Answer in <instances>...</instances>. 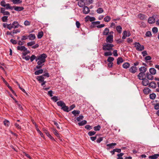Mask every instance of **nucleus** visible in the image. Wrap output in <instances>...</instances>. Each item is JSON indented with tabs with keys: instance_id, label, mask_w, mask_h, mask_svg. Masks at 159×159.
<instances>
[{
	"instance_id": "obj_47",
	"label": "nucleus",
	"mask_w": 159,
	"mask_h": 159,
	"mask_svg": "<svg viewBox=\"0 0 159 159\" xmlns=\"http://www.w3.org/2000/svg\"><path fill=\"white\" fill-rule=\"evenodd\" d=\"M158 31V29L156 27H153L152 29V31L153 33L156 34L157 33Z\"/></svg>"
},
{
	"instance_id": "obj_5",
	"label": "nucleus",
	"mask_w": 159,
	"mask_h": 159,
	"mask_svg": "<svg viewBox=\"0 0 159 159\" xmlns=\"http://www.w3.org/2000/svg\"><path fill=\"white\" fill-rule=\"evenodd\" d=\"M113 34L108 35L106 39V42L107 43H111L113 42Z\"/></svg>"
},
{
	"instance_id": "obj_7",
	"label": "nucleus",
	"mask_w": 159,
	"mask_h": 159,
	"mask_svg": "<svg viewBox=\"0 0 159 159\" xmlns=\"http://www.w3.org/2000/svg\"><path fill=\"white\" fill-rule=\"evenodd\" d=\"M27 48L24 46H18L17 47V49L21 51L25 52L27 50Z\"/></svg>"
},
{
	"instance_id": "obj_36",
	"label": "nucleus",
	"mask_w": 159,
	"mask_h": 159,
	"mask_svg": "<svg viewBox=\"0 0 159 159\" xmlns=\"http://www.w3.org/2000/svg\"><path fill=\"white\" fill-rule=\"evenodd\" d=\"M43 35V32L42 31H41L39 32L37 37L39 39H41Z\"/></svg>"
},
{
	"instance_id": "obj_29",
	"label": "nucleus",
	"mask_w": 159,
	"mask_h": 159,
	"mask_svg": "<svg viewBox=\"0 0 159 159\" xmlns=\"http://www.w3.org/2000/svg\"><path fill=\"white\" fill-rule=\"evenodd\" d=\"M123 62V60L121 57H119L117 59V64H120V63Z\"/></svg>"
},
{
	"instance_id": "obj_30",
	"label": "nucleus",
	"mask_w": 159,
	"mask_h": 159,
	"mask_svg": "<svg viewBox=\"0 0 159 159\" xmlns=\"http://www.w3.org/2000/svg\"><path fill=\"white\" fill-rule=\"evenodd\" d=\"M87 123V121L85 120H83L80 122L78 123V125L80 126H82Z\"/></svg>"
},
{
	"instance_id": "obj_37",
	"label": "nucleus",
	"mask_w": 159,
	"mask_h": 159,
	"mask_svg": "<svg viewBox=\"0 0 159 159\" xmlns=\"http://www.w3.org/2000/svg\"><path fill=\"white\" fill-rule=\"evenodd\" d=\"M103 10L102 8H99L97 10V12L99 14H100L102 13L103 12Z\"/></svg>"
},
{
	"instance_id": "obj_46",
	"label": "nucleus",
	"mask_w": 159,
	"mask_h": 159,
	"mask_svg": "<svg viewBox=\"0 0 159 159\" xmlns=\"http://www.w3.org/2000/svg\"><path fill=\"white\" fill-rule=\"evenodd\" d=\"M83 118L84 116H83L80 115L79 117H77L76 120L78 121H80L81 120L83 119Z\"/></svg>"
},
{
	"instance_id": "obj_56",
	"label": "nucleus",
	"mask_w": 159,
	"mask_h": 159,
	"mask_svg": "<svg viewBox=\"0 0 159 159\" xmlns=\"http://www.w3.org/2000/svg\"><path fill=\"white\" fill-rule=\"evenodd\" d=\"M53 92L52 90H50L48 92V95H49L50 97H52L53 96L52 95Z\"/></svg>"
},
{
	"instance_id": "obj_18",
	"label": "nucleus",
	"mask_w": 159,
	"mask_h": 159,
	"mask_svg": "<svg viewBox=\"0 0 159 159\" xmlns=\"http://www.w3.org/2000/svg\"><path fill=\"white\" fill-rule=\"evenodd\" d=\"M144 75L145 74L143 72H140L138 75V77L139 80H142L144 79L143 77Z\"/></svg>"
},
{
	"instance_id": "obj_55",
	"label": "nucleus",
	"mask_w": 159,
	"mask_h": 159,
	"mask_svg": "<svg viewBox=\"0 0 159 159\" xmlns=\"http://www.w3.org/2000/svg\"><path fill=\"white\" fill-rule=\"evenodd\" d=\"M76 26L77 28H79L80 26V24L78 21H76L75 23Z\"/></svg>"
},
{
	"instance_id": "obj_22",
	"label": "nucleus",
	"mask_w": 159,
	"mask_h": 159,
	"mask_svg": "<svg viewBox=\"0 0 159 159\" xmlns=\"http://www.w3.org/2000/svg\"><path fill=\"white\" fill-rule=\"evenodd\" d=\"M29 37V39L30 40H33L35 38V36L34 34H30L28 36Z\"/></svg>"
},
{
	"instance_id": "obj_49",
	"label": "nucleus",
	"mask_w": 159,
	"mask_h": 159,
	"mask_svg": "<svg viewBox=\"0 0 159 159\" xmlns=\"http://www.w3.org/2000/svg\"><path fill=\"white\" fill-rule=\"evenodd\" d=\"M35 44L34 41H31L27 43L28 46H31Z\"/></svg>"
},
{
	"instance_id": "obj_23",
	"label": "nucleus",
	"mask_w": 159,
	"mask_h": 159,
	"mask_svg": "<svg viewBox=\"0 0 159 159\" xmlns=\"http://www.w3.org/2000/svg\"><path fill=\"white\" fill-rule=\"evenodd\" d=\"M139 71L141 72H143L144 73L146 71V68L144 66H142L139 68Z\"/></svg>"
},
{
	"instance_id": "obj_16",
	"label": "nucleus",
	"mask_w": 159,
	"mask_h": 159,
	"mask_svg": "<svg viewBox=\"0 0 159 159\" xmlns=\"http://www.w3.org/2000/svg\"><path fill=\"white\" fill-rule=\"evenodd\" d=\"M159 157V154H155L152 156H149L148 158L149 159H156Z\"/></svg>"
},
{
	"instance_id": "obj_10",
	"label": "nucleus",
	"mask_w": 159,
	"mask_h": 159,
	"mask_svg": "<svg viewBox=\"0 0 159 159\" xmlns=\"http://www.w3.org/2000/svg\"><path fill=\"white\" fill-rule=\"evenodd\" d=\"M155 16H153L152 17H150L149 18L148 20V22L149 24L153 23L155 22V18H154Z\"/></svg>"
},
{
	"instance_id": "obj_24",
	"label": "nucleus",
	"mask_w": 159,
	"mask_h": 159,
	"mask_svg": "<svg viewBox=\"0 0 159 159\" xmlns=\"http://www.w3.org/2000/svg\"><path fill=\"white\" fill-rule=\"evenodd\" d=\"M130 64L128 62H125L123 65V67L125 69H127L129 67Z\"/></svg>"
},
{
	"instance_id": "obj_4",
	"label": "nucleus",
	"mask_w": 159,
	"mask_h": 159,
	"mask_svg": "<svg viewBox=\"0 0 159 159\" xmlns=\"http://www.w3.org/2000/svg\"><path fill=\"white\" fill-rule=\"evenodd\" d=\"M135 47L137 50L141 51L144 49V47L143 45H141L139 43L136 42L134 43Z\"/></svg>"
},
{
	"instance_id": "obj_64",
	"label": "nucleus",
	"mask_w": 159,
	"mask_h": 159,
	"mask_svg": "<svg viewBox=\"0 0 159 159\" xmlns=\"http://www.w3.org/2000/svg\"><path fill=\"white\" fill-rule=\"evenodd\" d=\"M154 108L156 110H158L159 109V104H156L154 106Z\"/></svg>"
},
{
	"instance_id": "obj_53",
	"label": "nucleus",
	"mask_w": 159,
	"mask_h": 159,
	"mask_svg": "<svg viewBox=\"0 0 159 159\" xmlns=\"http://www.w3.org/2000/svg\"><path fill=\"white\" fill-rule=\"evenodd\" d=\"M30 24V23L28 20H25L24 23V24L25 26L29 25Z\"/></svg>"
},
{
	"instance_id": "obj_25",
	"label": "nucleus",
	"mask_w": 159,
	"mask_h": 159,
	"mask_svg": "<svg viewBox=\"0 0 159 159\" xmlns=\"http://www.w3.org/2000/svg\"><path fill=\"white\" fill-rule=\"evenodd\" d=\"M43 70L42 69H40L35 71L34 72V74L36 75H39L40 74L43 73Z\"/></svg>"
},
{
	"instance_id": "obj_33",
	"label": "nucleus",
	"mask_w": 159,
	"mask_h": 159,
	"mask_svg": "<svg viewBox=\"0 0 159 159\" xmlns=\"http://www.w3.org/2000/svg\"><path fill=\"white\" fill-rule=\"evenodd\" d=\"M116 145V143H112L110 144H107V146L110 147V148H113L114 147L113 146H115Z\"/></svg>"
},
{
	"instance_id": "obj_31",
	"label": "nucleus",
	"mask_w": 159,
	"mask_h": 159,
	"mask_svg": "<svg viewBox=\"0 0 159 159\" xmlns=\"http://www.w3.org/2000/svg\"><path fill=\"white\" fill-rule=\"evenodd\" d=\"M111 20V17L109 16H107L104 19V20L105 22H108Z\"/></svg>"
},
{
	"instance_id": "obj_28",
	"label": "nucleus",
	"mask_w": 159,
	"mask_h": 159,
	"mask_svg": "<svg viewBox=\"0 0 159 159\" xmlns=\"http://www.w3.org/2000/svg\"><path fill=\"white\" fill-rule=\"evenodd\" d=\"M156 97V95L153 93L150 94L149 95V97L150 99L152 100L154 99Z\"/></svg>"
},
{
	"instance_id": "obj_19",
	"label": "nucleus",
	"mask_w": 159,
	"mask_h": 159,
	"mask_svg": "<svg viewBox=\"0 0 159 159\" xmlns=\"http://www.w3.org/2000/svg\"><path fill=\"white\" fill-rule=\"evenodd\" d=\"M152 75L149 73H147L146 74L147 78L149 80H152L153 79V77Z\"/></svg>"
},
{
	"instance_id": "obj_26",
	"label": "nucleus",
	"mask_w": 159,
	"mask_h": 159,
	"mask_svg": "<svg viewBox=\"0 0 159 159\" xmlns=\"http://www.w3.org/2000/svg\"><path fill=\"white\" fill-rule=\"evenodd\" d=\"M116 30L119 33H120L121 32L122 28L120 25H118L116 27Z\"/></svg>"
},
{
	"instance_id": "obj_63",
	"label": "nucleus",
	"mask_w": 159,
	"mask_h": 159,
	"mask_svg": "<svg viewBox=\"0 0 159 159\" xmlns=\"http://www.w3.org/2000/svg\"><path fill=\"white\" fill-rule=\"evenodd\" d=\"M151 58H152L150 56H146L145 57V59L146 60L148 61V60H151Z\"/></svg>"
},
{
	"instance_id": "obj_51",
	"label": "nucleus",
	"mask_w": 159,
	"mask_h": 159,
	"mask_svg": "<svg viewBox=\"0 0 159 159\" xmlns=\"http://www.w3.org/2000/svg\"><path fill=\"white\" fill-rule=\"evenodd\" d=\"M7 27L9 30H11V29L13 28L12 24H7Z\"/></svg>"
},
{
	"instance_id": "obj_32",
	"label": "nucleus",
	"mask_w": 159,
	"mask_h": 159,
	"mask_svg": "<svg viewBox=\"0 0 159 159\" xmlns=\"http://www.w3.org/2000/svg\"><path fill=\"white\" fill-rule=\"evenodd\" d=\"M138 16L141 20H144L145 19V16L144 15L139 14L138 15Z\"/></svg>"
},
{
	"instance_id": "obj_9",
	"label": "nucleus",
	"mask_w": 159,
	"mask_h": 159,
	"mask_svg": "<svg viewBox=\"0 0 159 159\" xmlns=\"http://www.w3.org/2000/svg\"><path fill=\"white\" fill-rule=\"evenodd\" d=\"M148 86L151 88L154 89L156 87L157 85L155 82L152 81L149 84Z\"/></svg>"
},
{
	"instance_id": "obj_14",
	"label": "nucleus",
	"mask_w": 159,
	"mask_h": 159,
	"mask_svg": "<svg viewBox=\"0 0 159 159\" xmlns=\"http://www.w3.org/2000/svg\"><path fill=\"white\" fill-rule=\"evenodd\" d=\"M90 10L88 7L87 6L84 7L83 10V12L84 13L87 14L89 13V12Z\"/></svg>"
},
{
	"instance_id": "obj_38",
	"label": "nucleus",
	"mask_w": 159,
	"mask_h": 159,
	"mask_svg": "<svg viewBox=\"0 0 159 159\" xmlns=\"http://www.w3.org/2000/svg\"><path fill=\"white\" fill-rule=\"evenodd\" d=\"M4 124L6 126H8L9 125L10 122L8 120H5L4 121Z\"/></svg>"
},
{
	"instance_id": "obj_42",
	"label": "nucleus",
	"mask_w": 159,
	"mask_h": 159,
	"mask_svg": "<svg viewBox=\"0 0 159 159\" xmlns=\"http://www.w3.org/2000/svg\"><path fill=\"white\" fill-rule=\"evenodd\" d=\"M73 114L75 116H76L77 114H79L80 113V111H79L74 110L72 112Z\"/></svg>"
},
{
	"instance_id": "obj_58",
	"label": "nucleus",
	"mask_w": 159,
	"mask_h": 159,
	"mask_svg": "<svg viewBox=\"0 0 159 159\" xmlns=\"http://www.w3.org/2000/svg\"><path fill=\"white\" fill-rule=\"evenodd\" d=\"M152 35L150 31H147L146 34V35L147 36L150 37Z\"/></svg>"
},
{
	"instance_id": "obj_61",
	"label": "nucleus",
	"mask_w": 159,
	"mask_h": 159,
	"mask_svg": "<svg viewBox=\"0 0 159 159\" xmlns=\"http://www.w3.org/2000/svg\"><path fill=\"white\" fill-rule=\"evenodd\" d=\"M6 4V2L4 1H2L1 2V5L3 7L5 6Z\"/></svg>"
},
{
	"instance_id": "obj_39",
	"label": "nucleus",
	"mask_w": 159,
	"mask_h": 159,
	"mask_svg": "<svg viewBox=\"0 0 159 159\" xmlns=\"http://www.w3.org/2000/svg\"><path fill=\"white\" fill-rule=\"evenodd\" d=\"M123 34V35L122 37V38L123 39H125L127 36V31L126 30L124 31Z\"/></svg>"
},
{
	"instance_id": "obj_17",
	"label": "nucleus",
	"mask_w": 159,
	"mask_h": 159,
	"mask_svg": "<svg viewBox=\"0 0 159 159\" xmlns=\"http://www.w3.org/2000/svg\"><path fill=\"white\" fill-rule=\"evenodd\" d=\"M151 90L148 88H145L143 90V92L144 94H148L151 92Z\"/></svg>"
},
{
	"instance_id": "obj_57",
	"label": "nucleus",
	"mask_w": 159,
	"mask_h": 159,
	"mask_svg": "<svg viewBox=\"0 0 159 159\" xmlns=\"http://www.w3.org/2000/svg\"><path fill=\"white\" fill-rule=\"evenodd\" d=\"M85 127L86 129L89 130H90V129H92V127L89 125H86L85 126Z\"/></svg>"
},
{
	"instance_id": "obj_54",
	"label": "nucleus",
	"mask_w": 159,
	"mask_h": 159,
	"mask_svg": "<svg viewBox=\"0 0 159 159\" xmlns=\"http://www.w3.org/2000/svg\"><path fill=\"white\" fill-rule=\"evenodd\" d=\"M103 140V138L102 137H100L97 140V142L98 143H100Z\"/></svg>"
},
{
	"instance_id": "obj_6",
	"label": "nucleus",
	"mask_w": 159,
	"mask_h": 159,
	"mask_svg": "<svg viewBox=\"0 0 159 159\" xmlns=\"http://www.w3.org/2000/svg\"><path fill=\"white\" fill-rule=\"evenodd\" d=\"M78 5L80 7H83L85 6V4L84 0H80L78 2Z\"/></svg>"
},
{
	"instance_id": "obj_3",
	"label": "nucleus",
	"mask_w": 159,
	"mask_h": 159,
	"mask_svg": "<svg viewBox=\"0 0 159 159\" xmlns=\"http://www.w3.org/2000/svg\"><path fill=\"white\" fill-rule=\"evenodd\" d=\"M114 45L112 44L105 43L103 45L102 49L104 51H110L113 50Z\"/></svg>"
},
{
	"instance_id": "obj_35",
	"label": "nucleus",
	"mask_w": 159,
	"mask_h": 159,
	"mask_svg": "<svg viewBox=\"0 0 159 159\" xmlns=\"http://www.w3.org/2000/svg\"><path fill=\"white\" fill-rule=\"evenodd\" d=\"M104 55L105 56H111L112 55V53L110 51H109L105 52L104 53Z\"/></svg>"
},
{
	"instance_id": "obj_45",
	"label": "nucleus",
	"mask_w": 159,
	"mask_h": 159,
	"mask_svg": "<svg viewBox=\"0 0 159 159\" xmlns=\"http://www.w3.org/2000/svg\"><path fill=\"white\" fill-rule=\"evenodd\" d=\"M53 132L54 134L57 137H59V135L57 130L54 129H53Z\"/></svg>"
},
{
	"instance_id": "obj_27",
	"label": "nucleus",
	"mask_w": 159,
	"mask_h": 159,
	"mask_svg": "<svg viewBox=\"0 0 159 159\" xmlns=\"http://www.w3.org/2000/svg\"><path fill=\"white\" fill-rule=\"evenodd\" d=\"M14 4H19L21 3L22 1L20 0H11Z\"/></svg>"
},
{
	"instance_id": "obj_21",
	"label": "nucleus",
	"mask_w": 159,
	"mask_h": 159,
	"mask_svg": "<svg viewBox=\"0 0 159 159\" xmlns=\"http://www.w3.org/2000/svg\"><path fill=\"white\" fill-rule=\"evenodd\" d=\"M149 72L150 74L152 75H155L156 73V70L155 68H153L150 69Z\"/></svg>"
},
{
	"instance_id": "obj_41",
	"label": "nucleus",
	"mask_w": 159,
	"mask_h": 159,
	"mask_svg": "<svg viewBox=\"0 0 159 159\" xmlns=\"http://www.w3.org/2000/svg\"><path fill=\"white\" fill-rule=\"evenodd\" d=\"M114 60V59L113 57H108L107 61L109 62L112 63V61H113Z\"/></svg>"
},
{
	"instance_id": "obj_43",
	"label": "nucleus",
	"mask_w": 159,
	"mask_h": 159,
	"mask_svg": "<svg viewBox=\"0 0 159 159\" xmlns=\"http://www.w3.org/2000/svg\"><path fill=\"white\" fill-rule=\"evenodd\" d=\"M51 99L55 102H56L58 100L57 97L56 96H54L52 97Z\"/></svg>"
},
{
	"instance_id": "obj_15",
	"label": "nucleus",
	"mask_w": 159,
	"mask_h": 159,
	"mask_svg": "<svg viewBox=\"0 0 159 159\" xmlns=\"http://www.w3.org/2000/svg\"><path fill=\"white\" fill-rule=\"evenodd\" d=\"M37 79L39 81V83L42 82L44 81V75H41L40 76H37Z\"/></svg>"
},
{
	"instance_id": "obj_11",
	"label": "nucleus",
	"mask_w": 159,
	"mask_h": 159,
	"mask_svg": "<svg viewBox=\"0 0 159 159\" xmlns=\"http://www.w3.org/2000/svg\"><path fill=\"white\" fill-rule=\"evenodd\" d=\"M13 28L15 29L18 28L19 26L21 27L17 21H14L12 23Z\"/></svg>"
},
{
	"instance_id": "obj_8",
	"label": "nucleus",
	"mask_w": 159,
	"mask_h": 159,
	"mask_svg": "<svg viewBox=\"0 0 159 159\" xmlns=\"http://www.w3.org/2000/svg\"><path fill=\"white\" fill-rule=\"evenodd\" d=\"M142 80V84L143 85L146 86L149 85V81L147 79L144 78Z\"/></svg>"
},
{
	"instance_id": "obj_1",
	"label": "nucleus",
	"mask_w": 159,
	"mask_h": 159,
	"mask_svg": "<svg viewBox=\"0 0 159 159\" xmlns=\"http://www.w3.org/2000/svg\"><path fill=\"white\" fill-rule=\"evenodd\" d=\"M47 57V55L45 53L42 54L37 57L36 61L37 62L38 65L36 66L37 69H40L44 65Z\"/></svg>"
},
{
	"instance_id": "obj_50",
	"label": "nucleus",
	"mask_w": 159,
	"mask_h": 159,
	"mask_svg": "<svg viewBox=\"0 0 159 159\" xmlns=\"http://www.w3.org/2000/svg\"><path fill=\"white\" fill-rule=\"evenodd\" d=\"M8 17L7 16H5L2 17V20L3 22H6L7 20Z\"/></svg>"
},
{
	"instance_id": "obj_44",
	"label": "nucleus",
	"mask_w": 159,
	"mask_h": 159,
	"mask_svg": "<svg viewBox=\"0 0 159 159\" xmlns=\"http://www.w3.org/2000/svg\"><path fill=\"white\" fill-rule=\"evenodd\" d=\"M96 132L95 131H89L88 133V134L89 136H92L95 135L96 134Z\"/></svg>"
},
{
	"instance_id": "obj_40",
	"label": "nucleus",
	"mask_w": 159,
	"mask_h": 159,
	"mask_svg": "<svg viewBox=\"0 0 159 159\" xmlns=\"http://www.w3.org/2000/svg\"><path fill=\"white\" fill-rule=\"evenodd\" d=\"M101 128L100 126L98 125L97 126L94 127L93 129L95 131H99L100 130Z\"/></svg>"
},
{
	"instance_id": "obj_34",
	"label": "nucleus",
	"mask_w": 159,
	"mask_h": 159,
	"mask_svg": "<svg viewBox=\"0 0 159 159\" xmlns=\"http://www.w3.org/2000/svg\"><path fill=\"white\" fill-rule=\"evenodd\" d=\"M5 7L7 9H13V7H11L10 6V4L9 3H7L4 7Z\"/></svg>"
},
{
	"instance_id": "obj_13",
	"label": "nucleus",
	"mask_w": 159,
	"mask_h": 159,
	"mask_svg": "<svg viewBox=\"0 0 159 159\" xmlns=\"http://www.w3.org/2000/svg\"><path fill=\"white\" fill-rule=\"evenodd\" d=\"M13 8L17 11H20L23 10L24 8L23 7H17V6H13Z\"/></svg>"
},
{
	"instance_id": "obj_60",
	"label": "nucleus",
	"mask_w": 159,
	"mask_h": 159,
	"mask_svg": "<svg viewBox=\"0 0 159 159\" xmlns=\"http://www.w3.org/2000/svg\"><path fill=\"white\" fill-rule=\"evenodd\" d=\"M100 23V22L99 21L93 22H92V24L93 25H99Z\"/></svg>"
},
{
	"instance_id": "obj_20",
	"label": "nucleus",
	"mask_w": 159,
	"mask_h": 159,
	"mask_svg": "<svg viewBox=\"0 0 159 159\" xmlns=\"http://www.w3.org/2000/svg\"><path fill=\"white\" fill-rule=\"evenodd\" d=\"M109 33V30L108 28H106L104 30L102 33L103 35H108Z\"/></svg>"
},
{
	"instance_id": "obj_48",
	"label": "nucleus",
	"mask_w": 159,
	"mask_h": 159,
	"mask_svg": "<svg viewBox=\"0 0 159 159\" xmlns=\"http://www.w3.org/2000/svg\"><path fill=\"white\" fill-rule=\"evenodd\" d=\"M37 57H36L34 55H32L31 57L30 58V60L31 61H33L35 59H36Z\"/></svg>"
},
{
	"instance_id": "obj_2",
	"label": "nucleus",
	"mask_w": 159,
	"mask_h": 159,
	"mask_svg": "<svg viewBox=\"0 0 159 159\" xmlns=\"http://www.w3.org/2000/svg\"><path fill=\"white\" fill-rule=\"evenodd\" d=\"M57 106L61 107V109L64 111L67 112H68L75 107V105L74 104H73L70 106V107H68L66 105L65 103L62 101H60L57 102Z\"/></svg>"
},
{
	"instance_id": "obj_62",
	"label": "nucleus",
	"mask_w": 159,
	"mask_h": 159,
	"mask_svg": "<svg viewBox=\"0 0 159 159\" xmlns=\"http://www.w3.org/2000/svg\"><path fill=\"white\" fill-rule=\"evenodd\" d=\"M15 127L18 129H21V127L19 125V124L16 123L15 125Z\"/></svg>"
},
{
	"instance_id": "obj_59",
	"label": "nucleus",
	"mask_w": 159,
	"mask_h": 159,
	"mask_svg": "<svg viewBox=\"0 0 159 159\" xmlns=\"http://www.w3.org/2000/svg\"><path fill=\"white\" fill-rule=\"evenodd\" d=\"M113 54L114 56H117L118 54H117V51L116 50H114L113 51Z\"/></svg>"
},
{
	"instance_id": "obj_12",
	"label": "nucleus",
	"mask_w": 159,
	"mask_h": 159,
	"mask_svg": "<svg viewBox=\"0 0 159 159\" xmlns=\"http://www.w3.org/2000/svg\"><path fill=\"white\" fill-rule=\"evenodd\" d=\"M137 70V68L135 66H132L129 69L130 71L133 73H135Z\"/></svg>"
},
{
	"instance_id": "obj_52",
	"label": "nucleus",
	"mask_w": 159,
	"mask_h": 159,
	"mask_svg": "<svg viewBox=\"0 0 159 159\" xmlns=\"http://www.w3.org/2000/svg\"><path fill=\"white\" fill-rule=\"evenodd\" d=\"M30 52L27 50H27L25 51V52H24L22 53V55L24 56H26L27 54L29 53Z\"/></svg>"
}]
</instances>
